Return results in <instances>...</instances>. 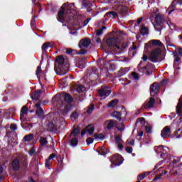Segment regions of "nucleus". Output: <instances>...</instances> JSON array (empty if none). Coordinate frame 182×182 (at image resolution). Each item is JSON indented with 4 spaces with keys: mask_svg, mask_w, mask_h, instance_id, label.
I'll return each mask as SVG.
<instances>
[{
    "mask_svg": "<svg viewBox=\"0 0 182 182\" xmlns=\"http://www.w3.org/2000/svg\"><path fill=\"white\" fill-rule=\"evenodd\" d=\"M70 69V65H69V60L66 58V56L58 55L55 58L54 70L57 75L63 76L69 72Z\"/></svg>",
    "mask_w": 182,
    "mask_h": 182,
    "instance_id": "1",
    "label": "nucleus"
},
{
    "mask_svg": "<svg viewBox=\"0 0 182 182\" xmlns=\"http://www.w3.org/2000/svg\"><path fill=\"white\" fill-rule=\"evenodd\" d=\"M53 100L56 102L59 107H63V106H65V105L67 103L66 106L65 107L66 113L70 112V108L73 107V105H70V103L73 102V97H72L70 94H68L66 92L57 94L55 97H53Z\"/></svg>",
    "mask_w": 182,
    "mask_h": 182,
    "instance_id": "2",
    "label": "nucleus"
},
{
    "mask_svg": "<svg viewBox=\"0 0 182 182\" xmlns=\"http://www.w3.org/2000/svg\"><path fill=\"white\" fill-rule=\"evenodd\" d=\"M166 25H168V23L167 21H166L164 16L157 14L155 17V25L154 26L156 31H158V32H161V30L164 29Z\"/></svg>",
    "mask_w": 182,
    "mask_h": 182,
    "instance_id": "3",
    "label": "nucleus"
},
{
    "mask_svg": "<svg viewBox=\"0 0 182 182\" xmlns=\"http://www.w3.org/2000/svg\"><path fill=\"white\" fill-rule=\"evenodd\" d=\"M97 77H99V70H97L96 67H92L88 69L84 79L87 78L91 82H95V80H97Z\"/></svg>",
    "mask_w": 182,
    "mask_h": 182,
    "instance_id": "4",
    "label": "nucleus"
},
{
    "mask_svg": "<svg viewBox=\"0 0 182 182\" xmlns=\"http://www.w3.org/2000/svg\"><path fill=\"white\" fill-rule=\"evenodd\" d=\"M161 55V48H157L151 52V57L149 60L153 63H157L159 62V56Z\"/></svg>",
    "mask_w": 182,
    "mask_h": 182,
    "instance_id": "5",
    "label": "nucleus"
},
{
    "mask_svg": "<svg viewBox=\"0 0 182 182\" xmlns=\"http://www.w3.org/2000/svg\"><path fill=\"white\" fill-rule=\"evenodd\" d=\"M111 93H112V90L109 86H105L98 90V95L100 97H103V99H106V97H109Z\"/></svg>",
    "mask_w": 182,
    "mask_h": 182,
    "instance_id": "6",
    "label": "nucleus"
},
{
    "mask_svg": "<svg viewBox=\"0 0 182 182\" xmlns=\"http://www.w3.org/2000/svg\"><path fill=\"white\" fill-rule=\"evenodd\" d=\"M106 43L109 48L115 46L117 49H120V47L117 46V43H119V37L109 38L106 40Z\"/></svg>",
    "mask_w": 182,
    "mask_h": 182,
    "instance_id": "7",
    "label": "nucleus"
},
{
    "mask_svg": "<svg viewBox=\"0 0 182 182\" xmlns=\"http://www.w3.org/2000/svg\"><path fill=\"white\" fill-rule=\"evenodd\" d=\"M110 162L114 166H120V164H122L123 163V161H122V155L116 154L114 156H111Z\"/></svg>",
    "mask_w": 182,
    "mask_h": 182,
    "instance_id": "8",
    "label": "nucleus"
},
{
    "mask_svg": "<svg viewBox=\"0 0 182 182\" xmlns=\"http://www.w3.org/2000/svg\"><path fill=\"white\" fill-rule=\"evenodd\" d=\"M161 136L163 139H170L173 137L171 135V129H170V127L166 126L163 128V129L161 131Z\"/></svg>",
    "mask_w": 182,
    "mask_h": 182,
    "instance_id": "9",
    "label": "nucleus"
},
{
    "mask_svg": "<svg viewBox=\"0 0 182 182\" xmlns=\"http://www.w3.org/2000/svg\"><path fill=\"white\" fill-rule=\"evenodd\" d=\"M47 131L50 133H56L58 132V124L56 121H51L47 124Z\"/></svg>",
    "mask_w": 182,
    "mask_h": 182,
    "instance_id": "10",
    "label": "nucleus"
},
{
    "mask_svg": "<svg viewBox=\"0 0 182 182\" xmlns=\"http://www.w3.org/2000/svg\"><path fill=\"white\" fill-rule=\"evenodd\" d=\"M66 11V9L65 6H63V4L60 7V11L58 13L57 19L58 22H61L63 23L65 22V11Z\"/></svg>",
    "mask_w": 182,
    "mask_h": 182,
    "instance_id": "11",
    "label": "nucleus"
},
{
    "mask_svg": "<svg viewBox=\"0 0 182 182\" xmlns=\"http://www.w3.org/2000/svg\"><path fill=\"white\" fill-rule=\"evenodd\" d=\"M155 104H156V100L154 97H150L149 101L145 102L143 104L142 107L144 109H151L154 107Z\"/></svg>",
    "mask_w": 182,
    "mask_h": 182,
    "instance_id": "12",
    "label": "nucleus"
},
{
    "mask_svg": "<svg viewBox=\"0 0 182 182\" xmlns=\"http://www.w3.org/2000/svg\"><path fill=\"white\" fill-rule=\"evenodd\" d=\"M150 90L151 96L152 97H154V96H156V94L159 93V92L160 91V86H159V85H157V83L155 82L151 86Z\"/></svg>",
    "mask_w": 182,
    "mask_h": 182,
    "instance_id": "13",
    "label": "nucleus"
},
{
    "mask_svg": "<svg viewBox=\"0 0 182 182\" xmlns=\"http://www.w3.org/2000/svg\"><path fill=\"white\" fill-rule=\"evenodd\" d=\"M117 12L121 15H126L129 12V8L126 6L119 5L117 7Z\"/></svg>",
    "mask_w": 182,
    "mask_h": 182,
    "instance_id": "14",
    "label": "nucleus"
},
{
    "mask_svg": "<svg viewBox=\"0 0 182 182\" xmlns=\"http://www.w3.org/2000/svg\"><path fill=\"white\" fill-rule=\"evenodd\" d=\"M97 153L100 156H106V154H109V149L105 146H100L98 148Z\"/></svg>",
    "mask_w": 182,
    "mask_h": 182,
    "instance_id": "15",
    "label": "nucleus"
},
{
    "mask_svg": "<svg viewBox=\"0 0 182 182\" xmlns=\"http://www.w3.org/2000/svg\"><path fill=\"white\" fill-rule=\"evenodd\" d=\"M63 6L65 7L67 14H69L70 11L75 9V3L69 4L68 2H66L63 4Z\"/></svg>",
    "mask_w": 182,
    "mask_h": 182,
    "instance_id": "16",
    "label": "nucleus"
},
{
    "mask_svg": "<svg viewBox=\"0 0 182 182\" xmlns=\"http://www.w3.org/2000/svg\"><path fill=\"white\" fill-rule=\"evenodd\" d=\"M80 43L82 44L83 48H89L90 43H92V41H90V38H85L82 39L80 41Z\"/></svg>",
    "mask_w": 182,
    "mask_h": 182,
    "instance_id": "17",
    "label": "nucleus"
},
{
    "mask_svg": "<svg viewBox=\"0 0 182 182\" xmlns=\"http://www.w3.org/2000/svg\"><path fill=\"white\" fill-rule=\"evenodd\" d=\"M82 6L83 8L87 9V12H92V11H93V9H92V6H93V4L90 2H83Z\"/></svg>",
    "mask_w": 182,
    "mask_h": 182,
    "instance_id": "18",
    "label": "nucleus"
},
{
    "mask_svg": "<svg viewBox=\"0 0 182 182\" xmlns=\"http://www.w3.org/2000/svg\"><path fill=\"white\" fill-rule=\"evenodd\" d=\"M36 107L37 109L36 114H38V116H39L40 117H42V116H43V109L41 107V104H36Z\"/></svg>",
    "mask_w": 182,
    "mask_h": 182,
    "instance_id": "19",
    "label": "nucleus"
},
{
    "mask_svg": "<svg viewBox=\"0 0 182 182\" xmlns=\"http://www.w3.org/2000/svg\"><path fill=\"white\" fill-rule=\"evenodd\" d=\"M80 134V127H77L73 128V131L70 133V136L74 135V137H77Z\"/></svg>",
    "mask_w": 182,
    "mask_h": 182,
    "instance_id": "20",
    "label": "nucleus"
},
{
    "mask_svg": "<svg viewBox=\"0 0 182 182\" xmlns=\"http://www.w3.org/2000/svg\"><path fill=\"white\" fill-rule=\"evenodd\" d=\"M41 93H42V91L41 90L36 91L35 92H33L31 94V98L33 99V100H38V99L41 97Z\"/></svg>",
    "mask_w": 182,
    "mask_h": 182,
    "instance_id": "21",
    "label": "nucleus"
},
{
    "mask_svg": "<svg viewBox=\"0 0 182 182\" xmlns=\"http://www.w3.org/2000/svg\"><path fill=\"white\" fill-rule=\"evenodd\" d=\"M129 72V68H122L120 69L118 73H117V76L118 77H122V76H124L126 73Z\"/></svg>",
    "mask_w": 182,
    "mask_h": 182,
    "instance_id": "22",
    "label": "nucleus"
},
{
    "mask_svg": "<svg viewBox=\"0 0 182 182\" xmlns=\"http://www.w3.org/2000/svg\"><path fill=\"white\" fill-rule=\"evenodd\" d=\"M105 15L107 18H112V19H114V18H117V16H119V14L115 11H109L106 13Z\"/></svg>",
    "mask_w": 182,
    "mask_h": 182,
    "instance_id": "23",
    "label": "nucleus"
},
{
    "mask_svg": "<svg viewBox=\"0 0 182 182\" xmlns=\"http://www.w3.org/2000/svg\"><path fill=\"white\" fill-rule=\"evenodd\" d=\"M112 116H113L115 119H117L119 122L122 121V113L119 111H114L112 114Z\"/></svg>",
    "mask_w": 182,
    "mask_h": 182,
    "instance_id": "24",
    "label": "nucleus"
},
{
    "mask_svg": "<svg viewBox=\"0 0 182 182\" xmlns=\"http://www.w3.org/2000/svg\"><path fill=\"white\" fill-rule=\"evenodd\" d=\"M12 167L14 170H19L20 164L18 159H14L12 162Z\"/></svg>",
    "mask_w": 182,
    "mask_h": 182,
    "instance_id": "25",
    "label": "nucleus"
},
{
    "mask_svg": "<svg viewBox=\"0 0 182 182\" xmlns=\"http://www.w3.org/2000/svg\"><path fill=\"white\" fill-rule=\"evenodd\" d=\"M119 105V100H112L109 103H108V107H116Z\"/></svg>",
    "mask_w": 182,
    "mask_h": 182,
    "instance_id": "26",
    "label": "nucleus"
},
{
    "mask_svg": "<svg viewBox=\"0 0 182 182\" xmlns=\"http://www.w3.org/2000/svg\"><path fill=\"white\" fill-rule=\"evenodd\" d=\"M139 32L142 35V36H144L146 35H149V28L144 26L141 28Z\"/></svg>",
    "mask_w": 182,
    "mask_h": 182,
    "instance_id": "27",
    "label": "nucleus"
},
{
    "mask_svg": "<svg viewBox=\"0 0 182 182\" xmlns=\"http://www.w3.org/2000/svg\"><path fill=\"white\" fill-rule=\"evenodd\" d=\"M77 117H79V112H77V111H74L73 112V113L71 114L70 119L73 121L75 122V120H76V119H77Z\"/></svg>",
    "mask_w": 182,
    "mask_h": 182,
    "instance_id": "28",
    "label": "nucleus"
},
{
    "mask_svg": "<svg viewBox=\"0 0 182 182\" xmlns=\"http://www.w3.org/2000/svg\"><path fill=\"white\" fill-rule=\"evenodd\" d=\"M26 113H28V107L26 106H23L22 108H21V117H20V119L22 120V118L23 117V116H25V114H26Z\"/></svg>",
    "mask_w": 182,
    "mask_h": 182,
    "instance_id": "29",
    "label": "nucleus"
},
{
    "mask_svg": "<svg viewBox=\"0 0 182 182\" xmlns=\"http://www.w3.org/2000/svg\"><path fill=\"white\" fill-rule=\"evenodd\" d=\"M56 157V154L55 153L51 154L48 158L46 159V167H49V166H50L49 164V161H50V160H53V159H55Z\"/></svg>",
    "mask_w": 182,
    "mask_h": 182,
    "instance_id": "30",
    "label": "nucleus"
},
{
    "mask_svg": "<svg viewBox=\"0 0 182 182\" xmlns=\"http://www.w3.org/2000/svg\"><path fill=\"white\" fill-rule=\"evenodd\" d=\"M40 146L41 148L46 147V139L43 136L40 137Z\"/></svg>",
    "mask_w": 182,
    "mask_h": 182,
    "instance_id": "31",
    "label": "nucleus"
},
{
    "mask_svg": "<svg viewBox=\"0 0 182 182\" xmlns=\"http://www.w3.org/2000/svg\"><path fill=\"white\" fill-rule=\"evenodd\" d=\"M24 141H31V140H33V134H29L28 135H26L23 137Z\"/></svg>",
    "mask_w": 182,
    "mask_h": 182,
    "instance_id": "32",
    "label": "nucleus"
},
{
    "mask_svg": "<svg viewBox=\"0 0 182 182\" xmlns=\"http://www.w3.org/2000/svg\"><path fill=\"white\" fill-rule=\"evenodd\" d=\"M107 122H109V120H107ZM113 127H114V121L111 119V120H109V122L107 125V129L108 130H112V129H113Z\"/></svg>",
    "mask_w": 182,
    "mask_h": 182,
    "instance_id": "33",
    "label": "nucleus"
},
{
    "mask_svg": "<svg viewBox=\"0 0 182 182\" xmlns=\"http://www.w3.org/2000/svg\"><path fill=\"white\" fill-rule=\"evenodd\" d=\"M46 147L47 149H50V150H53V149H55V144L53 143V141L51 140V141L48 142V141H46Z\"/></svg>",
    "mask_w": 182,
    "mask_h": 182,
    "instance_id": "34",
    "label": "nucleus"
},
{
    "mask_svg": "<svg viewBox=\"0 0 182 182\" xmlns=\"http://www.w3.org/2000/svg\"><path fill=\"white\" fill-rule=\"evenodd\" d=\"M78 143H79V141L75 136H74V138H73L70 140V144H71V146H73V147H76V146H77V144H78Z\"/></svg>",
    "mask_w": 182,
    "mask_h": 182,
    "instance_id": "35",
    "label": "nucleus"
},
{
    "mask_svg": "<svg viewBox=\"0 0 182 182\" xmlns=\"http://www.w3.org/2000/svg\"><path fill=\"white\" fill-rule=\"evenodd\" d=\"M152 45L154 46H163V43L160 40H152Z\"/></svg>",
    "mask_w": 182,
    "mask_h": 182,
    "instance_id": "36",
    "label": "nucleus"
},
{
    "mask_svg": "<svg viewBox=\"0 0 182 182\" xmlns=\"http://www.w3.org/2000/svg\"><path fill=\"white\" fill-rule=\"evenodd\" d=\"M85 90H86V88L85 87V86H83L82 85H79L77 87V92H78V93H83V92H85Z\"/></svg>",
    "mask_w": 182,
    "mask_h": 182,
    "instance_id": "37",
    "label": "nucleus"
},
{
    "mask_svg": "<svg viewBox=\"0 0 182 182\" xmlns=\"http://www.w3.org/2000/svg\"><path fill=\"white\" fill-rule=\"evenodd\" d=\"M166 174H167V171L162 172L159 175H156L155 178H154V181L160 180V178H161V176H166Z\"/></svg>",
    "mask_w": 182,
    "mask_h": 182,
    "instance_id": "38",
    "label": "nucleus"
},
{
    "mask_svg": "<svg viewBox=\"0 0 182 182\" xmlns=\"http://www.w3.org/2000/svg\"><path fill=\"white\" fill-rule=\"evenodd\" d=\"M122 142H123V140H122V136L121 135L115 136V143H116V144H120Z\"/></svg>",
    "mask_w": 182,
    "mask_h": 182,
    "instance_id": "39",
    "label": "nucleus"
},
{
    "mask_svg": "<svg viewBox=\"0 0 182 182\" xmlns=\"http://www.w3.org/2000/svg\"><path fill=\"white\" fill-rule=\"evenodd\" d=\"M97 63L100 66H105V63H106V60H105V58H100L97 60Z\"/></svg>",
    "mask_w": 182,
    "mask_h": 182,
    "instance_id": "40",
    "label": "nucleus"
},
{
    "mask_svg": "<svg viewBox=\"0 0 182 182\" xmlns=\"http://www.w3.org/2000/svg\"><path fill=\"white\" fill-rule=\"evenodd\" d=\"M105 29H107V27L106 26H102V28L101 29H99V30H96V35L97 36H100V35H102L103 33V31H105Z\"/></svg>",
    "mask_w": 182,
    "mask_h": 182,
    "instance_id": "41",
    "label": "nucleus"
},
{
    "mask_svg": "<svg viewBox=\"0 0 182 182\" xmlns=\"http://www.w3.org/2000/svg\"><path fill=\"white\" fill-rule=\"evenodd\" d=\"M93 110H95V105L92 104L87 109V114H92V113H93Z\"/></svg>",
    "mask_w": 182,
    "mask_h": 182,
    "instance_id": "42",
    "label": "nucleus"
},
{
    "mask_svg": "<svg viewBox=\"0 0 182 182\" xmlns=\"http://www.w3.org/2000/svg\"><path fill=\"white\" fill-rule=\"evenodd\" d=\"M177 4H180V5H181L182 0H173L171 3L172 8H176V5H177Z\"/></svg>",
    "mask_w": 182,
    "mask_h": 182,
    "instance_id": "43",
    "label": "nucleus"
},
{
    "mask_svg": "<svg viewBox=\"0 0 182 182\" xmlns=\"http://www.w3.org/2000/svg\"><path fill=\"white\" fill-rule=\"evenodd\" d=\"M146 177H147V175H146V173H140L139 175H138L137 179L139 181H141L142 180H144Z\"/></svg>",
    "mask_w": 182,
    "mask_h": 182,
    "instance_id": "44",
    "label": "nucleus"
},
{
    "mask_svg": "<svg viewBox=\"0 0 182 182\" xmlns=\"http://www.w3.org/2000/svg\"><path fill=\"white\" fill-rule=\"evenodd\" d=\"M68 79H69V77L65 76L62 79V83L63 85V87H66L68 86Z\"/></svg>",
    "mask_w": 182,
    "mask_h": 182,
    "instance_id": "45",
    "label": "nucleus"
},
{
    "mask_svg": "<svg viewBox=\"0 0 182 182\" xmlns=\"http://www.w3.org/2000/svg\"><path fill=\"white\" fill-rule=\"evenodd\" d=\"M87 132L89 133L90 134H93V133H95V127L90 125V127L88 129H87Z\"/></svg>",
    "mask_w": 182,
    "mask_h": 182,
    "instance_id": "46",
    "label": "nucleus"
},
{
    "mask_svg": "<svg viewBox=\"0 0 182 182\" xmlns=\"http://www.w3.org/2000/svg\"><path fill=\"white\" fill-rule=\"evenodd\" d=\"M93 137H95V139H105V136L103 135V134H95Z\"/></svg>",
    "mask_w": 182,
    "mask_h": 182,
    "instance_id": "47",
    "label": "nucleus"
},
{
    "mask_svg": "<svg viewBox=\"0 0 182 182\" xmlns=\"http://www.w3.org/2000/svg\"><path fill=\"white\" fill-rule=\"evenodd\" d=\"M76 55H86L87 53V50L86 49H81L80 51L75 53Z\"/></svg>",
    "mask_w": 182,
    "mask_h": 182,
    "instance_id": "48",
    "label": "nucleus"
},
{
    "mask_svg": "<svg viewBox=\"0 0 182 182\" xmlns=\"http://www.w3.org/2000/svg\"><path fill=\"white\" fill-rule=\"evenodd\" d=\"M93 141H94V139L92 137H88L86 139V143H87V146H89V144H92L93 143Z\"/></svg>",
    "mask_w": 182,
    "mask_h": 182,
    "instance_id": "49",
    "label": "nucleus"
},
{
    "mask_svg": "<svg viewBox=\"0 0 182 182\" xmlns=\"http://www.w3.org/2000/svg\"><path fill=\"white\" fill-rule=\"evenodd\" d=\"M125 150L127 153H129V154H132V153H133V147L132 146H127Z\"/></svg>",
    "mask_w": 182,
    "mask_h": 182,
    "instance_id": "50",
    "label": "nucleus"
},
{
    "mask_svg": "<svg viewBox=\"0 0 182 182\" xmlns=\"http://www.w3.org/2000/svg\"><path fill=\"white\" fill-rule=\"evenodd\" d=\"M146 119L144 117H139L136 119V124H139V123H143V122H145Z\"/></svg>",
    "mask_w": 182,
    "mask_h": 182,
    "instance_id": "51",
    "label": "nucleus"
},
{
    "mask_svg": "<svg viewBox=\"0 0 182 182\" xmlns=\"http://www.w3.org/2000/svg\"><path fill=\"white\" fill-rule=\"evenodd\" d=\"M132 75L135 80H139L140 79V77H139V74H137V73H132Z\"/></svg>",
    "mask_w": 182,
    "mask_h": 182,
    "instance_id": "52",
    "label": "nucleus"
},
{
    "mask_svg": "<svg viewBox=\"0 0 182 182\" xmlns=\"http://www.w3.org/2000/svg\"><path fill=\"white\" fill-rule=\"evenodd\" d=\"M90 127V125L87 126L84 129L81 131V136H83L85 133H87V129Z\"/></svg>",
    "mask_w": 182,
    "mask_h": 182,
    "instance_id": "53",
    "label": "nucleus"
},
{
    "mask_svg": "<svg viewBox=\"0 0 182 182\" xmlns=\"http://www.w3.org/2000/svg\"><path fill=\"white\" fill-rule=\"evenodd\" d=\"M54 44L53 42H47L46 43V49H49V48H53Z\"/></svg>",
    "mask_w": 182,
    "mask_h": 182,
    "instance_id": "54",
    "label": "nucleus"
},
{
    "mask_svg": "<svg viewBox=\"0 0 182 182\" xmlns=\"http://www.w3.org/2000/svg\"><path fill=\"white\" fill-rule=\"evenodd\" d=\"M145 131L146 133L150 134L151 133V127L150 126L145 127Z\"/></svg>",
    "mask_w": 182,
    "mask_h": 182,
    "instance_id": "55",
    "label": "nucleus"
},
{
    "mask_svg": "<svg viewBox=\"0 0 182 182\" xmlns=\"http://www.w3.org/2000/svg\"><path fill=\"white\" fill-rule=\"evenodd\" d=\"M75 52V50L72 49V48H68L66 50V53L67 55H72V53Z\"/></svg>",
    "mask_w": 182,
    "mask_h": 182,
    "instance_id": "56",
    "label": "nucleus"
},
{
    "mask_svg": "<svg viewBox=\"0 0 182 182\" xmlns=\"http://www.w3.org/2000/svg\"><path fill=\"white\" fill-rule=\"evenodd\" d=\"M122 127H117V129L119 132H123L124 130V124H121Z\"/></svg>",
    "mask_w": 182,
    "mask_h": 182,
    "instance_id": "57",
    "label": "nucleus"
},
{
    "mask_svg": "<svg viewBox=\"0 0 182 182\" xmlns=\"http://www.w3.org/2000/svg\"><path fill=\"white\" fill-rule=\"evenodd\" d=\"M77 68H79V69H85V64L84 63H78L77 65Z\"/></svg>",
    "mask_w": 182,
    "mask_h": 182,
    "instance_id": "58",
    "label": "nucleus"
},
{
    "mask_svg": "<svg viewBox=\"0 0 182 182\" xmlns=\"http://www.w3.org/2000/svg\"><path fill=\"white\" fill-rule=\"evenodd\" d=\"M41 66H38V67L37 68L36 71V75L37 76H39V75H40V73H41Z\"/></svg>",
    "mask_w": 182,
    "mask_h": 182,
    "instance_id": "59",
    "label": "nucleus"
},
{
    "mask_svg": "<svg viewBox=\"0 0 182 182\" xmlns=\"http://www.w3.org/2000/svg\"><path fill=\"white\" fill-rule=\"evenodd\" d=\"M91 19H92V18H87V19H85L84 21V26H86V25H87V23H89V22H90Z\"/></svg>",
    "mask_w": 182,
    "mask_h": 182,
    "instance_id": "60",
    "label": "nucleus"
},
{
    "mask_svg": "<svg viewBox=\"0 0 182 182\" xmlns=\"http://www.w3.org/2000/svg\"><path fill=\"white\" fill-rule=\"evenodd\" d=\"M121 46L122 49H127V48L129 46V44L127 43H123Z\"/></svg>",
    "mask_w": 182,
    "mask_h": 182,
    "instance_id": "61",
    "label": "nucleus"
},
{
    "mask_svg": "<svg viewBox=\"0 0 182 182\" xmlns=\"http://www.w3.org/2000/svg\"><path fill=\"white\" fill-rule=\"evenodd\" d=\"M173 164H177V163H180V159L177 158V159H174L172 161Z\"/></svg>",
    "mask_w": 182,
    "mask_h": 182,
    "instance_id": "62",
    "label": "nucleus"
},
{
    "mask_svg": "<svg viewBox=\"0 0 182 182\" xmlns=\"http://www.w3.org/2000/svg\"><path fill=\"white\" fill-rule=\"evenodd\" d=\"M180 60H181L179 58V57H176L173 65H176L177 63H178V62H180Z\"/></svg>",
    "mask_w": 182,
    "mask_h": 182,
    "instance_id": "63",
    "label": "nucleus"
},
{
    "mask_svg": "<svg viewBox=\"0 0 182 182\" xmlns=\"http://www.w3.org/2000/svg\"><path fill=\"white\" fill-rule=\"evenodd\" d=\"M178 53L182 58V48H178Z\"/></svg>",
    "mask_w": 182,
    "mask_h": 182,
    "instance_id": "64",
    "label": "nucleus"
}]
</instances>
